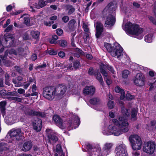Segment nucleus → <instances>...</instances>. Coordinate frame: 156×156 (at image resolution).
Masks as SVG:
<instances>
[{"label": "nucleus", "instance_id": "obj_1", "mask_svg": "<svg viewBox=\"0 0 156 156\" xmlns=\"http://www.w3.org/2000/svg\"><path fill=\"white\" fill-rule=\"evenodd\" d=\"M119 121L117 119H112V121L115 125L120 126V129L118 128V127L113 125H109L108 127L109 131L107 132L105 129L104 130L103 134L106 135L112 134L115 136H118L123 133L127 132L129 130V124L126 121V118L124 117H119Z\"/></svg>", "mask_w": 156, "mask_h": 156}, {"label": "nucleus", "instance_id": "obj_2", "mask_svg": "<svg viewBox=\"0 0 156 156\" xmlns=\"http://www.w3.org/2000/svg\"><path fill=\"white\" fill-rule=\"evenodd\" d=\"M117 4L115 2L109 3L103 11L105 20V26L109 28L113 26L115 22V9Z\"/></svg>", "mask_w": 156, "mask_h": 156}, {"label": "nucleus", "instance_id": "obj_3", "mask_svg": "<svg viewBox=\"0 0 156 156\" xmlns=\"http://www.w3.org/2000/svg\"><path fill=\"white\" fill-rule=\"evenodd\" d=\"M122 28L127 34L139 39H142L144 34L143 29L139 25L133 24L130 22L126 23L124 20Z\"/></svg>", "mask_w": 156, "mask_h": 156}, {"label": "nucleus", "instance_id": "obj_4", "mask_svg": "<svg viewBox=\"0 0 156 156\" xmlns=\"http://www.w3.org/2000/svg\"><path fill=\"white\" fill-rule=\"evenodd\" d=\"M104 47L113 57L118 58L122 55V48L117 42L112 45L107 43H105Z\"/></svg>", "mask_w": 156, "mask_h": 156}, {"label": "nucleus", "instance_id": "obj_5", "mask_svg": "<svg viewBox=\"0 0 156 156\" xmlns=\"http://www.w3.org/2000/svg\"><path fill=\"white\" fill-rule=\"evenodd\" d=\"M129 140L133 150H140L142 146V140L140 137L136 134L131 135L129 137Z\"/></svg>", "mask_w": 156, "mask_h": 156}, {"label": "nucleus", "instance_id": "obj_6", "mask_svg": "<svg viewBox=\"0 0 156 156\" xmlns=\"http://www.w3.org/2000/svg\"><path fill=\"white\" fill-rule=\"evenodd\" d=\"M19 50H15L13 49L9 51L8 50H7L5 52L4 56H3L2 55L0 56V64H1L7 66H11L10 62L9 60H6V59L8 53H9V54L17 55L19 53Z\"/></svg>", "mask_w": 156, "mask_h": 156}, {"label": "nucleus", "instance_id": "obj_7", "mask_svg": "<svg viewBox=\"0 0 156 156\" xmlns=\"http://www.w3.org/2000/svg\"><path fill=\"white\" fill-rule=\"evenodd\" d=\"M155 146V143L152 141H149L144 144L143 148V151L148 154H151L154 151Z\"/></svg>", "mask_w": 156, "mask_h": 156}, {"label": "nucleus", "instance_id": "obj_8", "mask_svg": "<svg viewBox=\"0 0 156 156\" xmlns=\"http://www.w3.org/2000/svg\"><path fill=\"white\" fill-rule=\"evenodd\" d=\"M145 80L144 75L141 73H137L133 79L134 83L137 86L141 87L144 85Z\"/></svg>", "mask_w": 156, "mask_h": 156}, {"label": "nucleus", "instance_id": "obj_9", "mask_svg": "<svg viewBox=\"0 0 156 156\" xmlns=\"http://www.w3.org/2000/svg\"><path fill=\"white\" fill-rule=\"evenodd\" d=\"M11 139L13 140H19L23 136V133L20 129H12L8 133Z\"/></svg>", "mask_w": 156, "mask_h": 156}, {"label": "nucleus", "instance_id": "obj_10", "mask_svg": "<svg viewBox=\"0 0 156 156\" xmlns=\"http://www.w3.org/2000/svg\"><path fill=\"white\" fill-rule=\"evenodd\" d=\"M43 95L44 98H52L55 97V88L48 87L43 88Z\"/></svg>", "mask_w": 156, "mask_h": 156}, {"label": "nucleus", "instance_id": "obj_11", "mask_svg": "<svg viewBox=\"0 0 156 156\" xmlns=\"http://www.w3.org/2000/svg\"><path fill=\"white\" fill-rule=\"evenodd\" d=\"M115 152L117 156H122L127 153L125 145L124 144H120L117 145L115 148Z\"/></svg>", "mask_w": 156, "mask_h": 156}, {"label": "nucleus", "instance_id": "obj_12", "mask_svg": "<svg viewBox=\"0 0 156 156\" xmlns=\"http://www.w3.org/2000/svg\"><path fill=\"white\" fill-rule=\"evenodd\" d=\"M46 132L50 143H55L58 140V138L54 131L51 129H46Z\"/></svg>", "mask_w": 156, "mask_h": 156}, {"label": "nucleus", "instance_id": "obj_13", "mask_svg": "<svg viewBox=\"0 0 156 156\" xmlns=\"http://www.w3.org/2000/svg\"><path fill=\"white\" fill-rule=\"evenodd\" d=\"M99 66L101 73L103 76L105 80H106L107 84L108 85L110 84L112 82V80L108 77L107 72L103 69V68H105L106 66L103 63H101Z\"/></svg>", "mask_w": 156, "mask_h": 156}, {"label": "nucleus", "instance_id": "obj_14", "mask_svg": "<svg viewBox=\"0 0 156 156\" xmlns=\"http://www.w3.org/2000/svg\"><path fill=\"white\" fill-rule=\"evenodd\" d=\"M94 27L96 30V36L98 38L100 37L103 31V26L99 22L95 21L94 22Z\"/></svg>", "mask_w": 156, "mask_h": 156}, {"label": "nucleus", "instance_id": "obj_15", "mask_svg": "<svg viewBox=\"0 0 156 156\" xmlns=\"http://www.w3.org/2000/svg\"><path fill=\"white\" fill-rule=\"evenodd\" d=\"M66 86L59 85L55 88V97H60L66 92Z\"/></svg>", "mask_w": 156, "mask_h": 156}, {"label": "nucleus", "instance_id": "obj_16", "mask_svg": "<svg viewBox=\"0 0 156 156\" xmlns=\"http://www.w3.org/2000/svg\"><path fill=\"white\" fill-rule=\"evenodd\" d=\"M34 129L37 132H39L41 129L42 126L41 120L37 118L35 119L32 122Z\"/></svg>", "mask_w": 156, "mask_h": 156}, {"label": "nucleus", "instance_id": "obj_17", "mask_svg": "<svg viewBox=\"0 0 156 156\" xmlns=\"http://www.w3.org/2000/svg\"><path fill=\"white\" fill-rule=\"evenodd\" d=\"M115 91L116 93H119L121 94L120 98H130V97L133 96L128 92H127L126 95H125L124 90L118 86L115 87Z\"/></svg>", "mask_w": 156, "mask_h": 156}, {"label": "nucleus", "instance_id": "obj_18", "mask_svg": "<svg viewBox=\"0 0 156 156\" xmlns=\"http://www.w3.org/2000/svg\"><path fill=\"white\" fill-rule=\"evenodd\" d=\"M95 91V88L93 86H86L83 90V92L84 95L92 96L94 94Z\"/></svg>", "mask_w": 156, "mask_h": 156}, {"label": "nucleus", "instance_id": "obj_19", "mask_svg": "<svg viewBox=\"0 0 156 156\" xmlns=\"http://www.w3.org/2000/svg\"><path fill=\"white\" fill-rule=\"evenodd\" d=\"M17 118L16 115L11 113L6 116L5 119L6 122L7 124L13 123L16 121Z\"/></svg>", "mask_w": 156, "mask_h": 156}, {"label": "nucleus", "instance_id": "obj_20", "mask_svg": "<svg viewBox=\"0 0 156 156\" xmlns=\"http://www.w3.org/2000/svg\"><path fill=\"white\" fill-rule=\"evenodd\" d=\"M149 75L152 77H154V78L155 80L154 81V82L153 83H151L150 84V92L151 91L153 90H156V75H155L154 72L152 71H150L149 72ZM150 93V92H149ZM154 98H156V94L154 96Z\"/></svg>", "mask_w": 156, "mask_h": 156}, {"label": "nucleus", "instance_id": "obj_21", "mask_svg": "<svg viewBox=\"0 0 156 156\" xmlns=\"http://www.w3.org/2000/svg\"><path fill=\"white\" fill-rule=\"evenodd\" d=\"M53 119L56 125L60 128H63V122L62 119L57 115H55L53 117Z\"/></svg>", "mask_w": 156, "mask_h": 156}, {"label": "nucleus", "instance_id": "obj_22", "mask_svg": "<svg viewBox=\"0 0 156 156\" xmlns=\"http://www.w3.org/2000/svg\"><path fill=\"white\" fill-rule=\"evenodd\" d=\"M32 146V143L31 141H26L23 143L22 150L24 151H28L31 148Z\"/></svg>", "mask_w": 156, "mask_h": 156}, {"label": "nucleus", "instance_id": "obj_23", "mask_svg": "<svg viewBox=\"0 0 156 156\" xmlns=\"http://www.w3.org/2000/svg\"><path fill=\"white\" fill-rule=\"evenodd\" d=\"M33 5L35 8L39 9L44 6L46 5V4L44 1L41 0L37 3H35L34 4H33Z\"/></svg>", "mask_w": 156, "mask_h": 156}, {"label": "nucleus", "instance_id": "obj_24", "mask_svg": "<svg viewBox=\"0 0 156 156\" xmlns=\"http://www.w3.org/2000/svg\"><path fill=\"white\" fill-rule=\"evenodd\" d=\"M34 82L35 83V80L34 79L30 77L27 82H24L23 83V88L26 89L29 86L31 83Z\"/></svg>", "mask_w": 156, "mask_h": 156}, {"label": "nucleus", "instance_id": "obj_25", "mask_svg": "<svg viewBox=\"0 0 156 156\" xmlns=\"http://www.w3.org/2000/svg\"><path fill=\"white\" fill-rule=\"evenodd\" d=\"M144 38L146 42L151 43L152 42L154 38L153 34L152 33L149 34L145 37Z\"/></svg>", "mask_w": 156, "mask_h": 156}, {"label": "nucleus", "instance_id": "obj_26", "mask_svg": "<svg viewBox=\"0 0 156 156\" xmlns=\"http://www.w3.org/2000/svg\"><path fill=\"white\" fill-rule=\"evenodd\" d=\"M94 74L96 76V78L99 81L100 83L102 84L103 83L102 78L99 72L95 71Z\"/></svg>", "mask_w": 156, "mask_h": 156}, {"label": "nucleus", "instance_id": "obj_27", "mask_svg": "<svg viewBox=\"0 0 156 156\" xmlns=\"http://www.w3.org/2000/svg\"><path fill=\"white\" fill-rule=\"evenodd\" d=\"M30 34L34 38H37L40 35V32L36 30H33L30 31Z\"/></svg>", "mask_w": 156, "mask_h": 156}, {"label": "nucleus", "instance_id": "obj_28", "mask_svg": "<svg viewBox=\"0 0 156 156\" xmlns=\"http://www.w3.org/2000/svg\"><path fill=\"white\" fill-rule=\"evenodd\" d=\"M110 152V151L103 147L102 150L101 151L100 154L102 156H106L109 154Z\"/></svg>", "mask_w": 156, "mask_h": 156}, {"label": "nucleus", "instance_id": "obj_29", "mask_svg": "<svg viewBox=\"0 0 156 156\" xmlns=\"http://www.w3.org/2000/svg\"><path fill=\"white\" fill-rule=\"evenodd\" d=\"M9 146L5 143H0V152L3 151H5L8 148Z\"/></svg>", "mask_w": 156, "mask_h": 156}, {"label": "nucleus", "instance_id": "obj_30", "mask_svg": "<svg viewBox=\"0 0 156 156\" xmlns=\"http://www.w3.org/2000/svg\"><path fill=\"white\" fill-rule=\"evenodd\" d=\"M122 114L125 116H122V117H124V118H125L126 119V121H127V119L126 116H128L129 115V113L128 111V110L126 108L123 107L122 108Z\"/></svg>", "mask_w": 156, "mask_h": 156}, {"label": "nucleus", "instance_id": "obj_31", "mask_svg": "<svg viewBox=\"0 0 156 156\" xmlns=\"http://www.w3.org/2000/svg\"><path fill=\"white\" fill-rule=\"evenodd\" d=\"M86 148L89 152H94L97 151V149L90 144H88L86 146Z\"/></svg>", "mask_w": 156, "mask_h": 156}, {"label": "nucleus", "instance_id": "obj_32", "mask_svg": "<svg viewBox=\"0 0 156 156\" xmlns=\"http://www.w3.org/2000/svg\"><path fill=\"white\" fill-rule=\"evenodd\" d=\"M113 146V144L112 143H106L104 145L103 147L111 151V149Z\"/></svg>", "mask_w": 156, "mask_h": 156}, {"label": "nucleus", "instance_id": "obj_33", "mask_svg": "<svg viewBox=\"0 0 156 156\" xmlns=\"http://www.w3.org/2000/svg\"><path fill=\"white\" fill-rule=\"evenodd\" d=\"M6 104V102L5 101H1L0 102V108L2 114L4 113L5 110V106Z\"/></svg>", "mask_w": 156, "mask_h": 156}, {"label": "nucleus", "instance_id": "obj_34", "mask_svg": "<svg viewBox=\"0 0 156 156\" xmlns=\"http://www.w3.org/2000/svg\"><path fill=\"white\" fill-rule=\"evenodd\" d=\"M58 44L62 47H65L67 45V41L63 40H61L58 41Z\"/></svg>", "mask_w": 156, "mask_h": 156}, {"label": "nucleus", "instance_id": "obj_35", "mask_svg": "<svg viewBox=\"0 0 156 156\" xmlns=\"http://www.w3.org/2000/svg\"><path fill=\"white\" fill-rule=\"evenodd\" d=\"M107 105L108 107L110 109L113 108L115 106L113 101L110 100H109L108 101Z\"/></svg>", "mask_w": 156, "mask_h": 156}, {"label": "nucleus", "instance_id": "obj_36", "mask_svg": "<svg viewBox=\"0 0 156 156\" xmlns=\"http://www.w3.org/2000/svg\"><path fill=\"white\" fill-rule=\"evenodd\" d=\"M98 98H91L89 100V102L91 104H96L99 101Z\"/></svg>", "mask_w": 156, "mask_h": 156}, {"label": "nucleus", "instance_id": "obj_37", "mask_svg": "<svg viewBox=\"0 0 156 156\" xmlns=\"http://www.w3.org/2000/svg\"><path fill=\"white\" fill-rule=\"evenodd\" d=\"M66 6L67 9L69 10L68 14L70 15L74 11L75 9L72 6L67 5Z\"/></svg>", "mask_w": 156, "mask_h": 156}, {"label": "nucleus", "instance_id": "obj_38", "mask_svg": "<svg viewBox=\"0 0 156 156\" xmlns=\"http://www.w3.org/2000/svg\"><path fill=\"white\" fill-rule=\"evenodd\" d=\"M28 114L33 115H36L37 116L41 115V113L38 112H35L32 110H30V111L28 112Z\"/></svg>", "mask_w": 156, "mask_h": 156}, {"label": "nucleus", "instance_id": "obj_39", "mask_svg": "<svg viewBox=\"0 0 156 156\" xmlns=\"http://www.w3.org/2000/svg\"><path fill=\"white\" fill-rule=\"evenodd\" d=\"M106 67L105 68H103V69H104L105 70V69L107 68L109 71H110L112 73H114V72H115V71H114L113 68V67L108 64H106V65L104 64H103Z\"/></svg>", "mask_w": 156, "mask_h": 156}, {"label": "nucleus", "instance_id": "obj_40", "mask_svg": "<svg viewBox=\"0 0 156 156\" xmlns=\"http://www.w3.org/2000/svg\"><path fill=\"white\" fill-rule=\"evenodd\" d=\"M129 71L127 70H124L122 72V77L124 78H126L128 77V75L129 74Z\"/></svg>", "mask_w": 156, "mask_h": 156}, {"label": "nucleus", "instance_id": "obj_41", "mask_svg": "<svg viewBox=\"0 0 156 156\" xmlns=\"http://www.w3.org/2000/svg\"><path fill=\"white\" fill-rule=\"evenodd\" d=\"M89 34L90 33H86L84 36V40L86 39V41H85L86 43H88L89 42V40L90 39L89 37Z\"/></svg>", "mask_w": 156, "mask_h": 156}, {"label": "nucleus", "instance_id": "obj_42", "mask_svg": "<svg viewBox=\"0 0 156 156\" xmlns=\"http://www.w3.org/2000/svg\"><path fill=\"white\" fill-rule=\"evenodd\" d=\"M137 112L136 109H133L132 111L131 117L133 119V120H135L136 119V115Z\"/></svg>", "mask_w": 156, "mask_h": 156}, {"label": "nucleus", "instance_id": "obj_43", "mask_svg": "<svg viewBox=\"0 0 156 156\" xmlns=\"http://www.w3.org/2000/svg\"><path fill=\"white\" fill-rule=\"evenodd\" d=\"M12 82L15 84V86L16 87H19L22 86L21 83L19 81H17L16 79H13Z\"/></svg>", "mask_w": 156, "mask_h": 156}, {"label": "nucleus", "instance_id": "obj_44", "mask_svg": "<svg viewBox=\"0 0 156 156\" xmlns=\"http://www.w3.org/2000/svg\"><path fill=\"white\" fill-rule=\"evenodd\" d=\"M133 151L132 152V156H139L140 155V152L137 150H133Z\"/></svg>", "mask_w": 156, "mask_h": 156}, {"label": "nucleus", "instance_id": "obj_45", "mask_svg": "<svg viewBox=\"0 0 156 156\" xmlns=\"http://www.w3.org/2000/svg\"><path fill=\"white\" fill-rule=\"evenodd\" d=\"M83 27L86 33L89 32V28L88 27L86 23H83Z\"/></svg>", "mask_w": 156, "mask_h": 156}, {"label": "nucleus", "instance_id": "obj_46", "mask_svg": "<svg viewBox=\"0 0 156 156\" xmlns=\"http://www.w3.org/2000/svg\"><path fill=\"white\" fill-rule=\"evenodd\" d=\"M29 4L30 5V8L29 9V10L30 11L34 12V9L32 6L31 5L33 2V0H28Z\"/></svg>", "mask_w": 156, "mask_h": 156}, {"label": "nucleus", "instance_id": "obj_47", "mask_svg": "<svg viewBox=\"0 0 156 156\" xmlns=\"http://www.w3.org/2000/svg\"><path fill=\"white\" fill-rule=\"evenodd\" d=\"M24 23L27 25H29L30 24V19L28 17H25L24 18Z\"/></svg>", "mask_w": 156, "mask_h": 156}, {"label": "nucleus", "instance_id": "obj_48", "mask_svg": "<svg viewBox=\"0 0 156 156\" xmlns=\"http://www.w3.org/2000/svg\"><path fill=\"white\" fill-rule=\"evenodd\" d=\"M148 17L149 20L154 24L156 26V21L153 17L151 16H148Z\"/></svg>", "mask_w": 156, "mask_h": 156}, {"label": "nucleus", "instance_id": "obj_49", "mask_svg": "<svg viewBox=\"0 0 156 156\" xmlns=\"http://www.w3.org/2000/svg\"><path fill=\"white\" fill-rule=\"evenodd\" d=\"M30 32H27L24 35L23 38L24 40H27L30 38V37L29 33H30Z\"/></svg>", "mask_w": 156, "mask_h": 156}, {"label": "nucleus", "instance_id": "obj_50", "mask_svg": "<svg viewBox=\"0 0 156 156\" xmlns=\"http://www.w3.org/2000/svg\"><path fill=\"white\" fill-rule=\"evenodd\" d=\"M80 65V63L78 61H76L73 64V67L75 69H77Z\"/></svg>", "mask_w": 156, "mask_h": 156}, {"label": "nucleus", "instance_id": "obj_51", "mask_svg": "<svg viewBox=\"0 0 156 156\" xmlns=\"http://www.w3.org/2000/svg\"><path fill=\"white\" fill-rule=\"evenodd\" d=\"M62 20L64 22L67 23L69 20V17L68 16H65L62 17Z\"/></svg>", "mask_w": 156, "mask_h": 156}, {"label": "nucleus", "instance_id": "obj_52", "mask_svg": "<svg viewBox=\"0 0 156 156\" xmlns=\"http://www.w3.org/2000/svg\"><path fill=\"white\" fill-rule=\"evenodd\" d=\"M152 7L154 14L156 16V2H154L152 5Z\"/></svg>", "mask_w": 156, "mask_h": 156}, {"label": "nucleus", "instance_id": "obj_53", "mask_svg": "<svg viewBox=\"0 0 156 156\" xmlns=\"http://www.w3.org/2000/svg\"><path fill=\"white\" fill-rule=\"evenodd\" d=\"M48 53L51 55H55L57 54V52L56 51L53 50H50L48 51Z\"/></svg>", "mask_w": 156, "mask_h": 156}, {"label": "nucleus", "instance_id": "obj_54", "mask_svg": "<svg viewBox=\"0 0 156 156\" xmlns=\"http://www.w3.org/2000/svg\"><path fill=\"white\" fill-rule=\"evenodd\" d=\"M57 34L59 36H60L63 33V30L61 29H58L56 30Z\"/></svg>", "mask_w": 156, "mask_h": 156}, {"label": "nucleus", "instance_id": "obj_55", "mask_svg": "<svg viewBox=\"0 0 156 156\" xmlns=\"http://www.w3.org/2000/svg\"><path fill=\"white\" fill-rule=\"evenodd\" d=\"M17 94L16 92H11L7 93L8 95L11 96H17Z\"/></svg>", "mask_w": 156, "mask_h": 156}, {"label": "nucleus", "instance_id": "obj_56", "mask_svg": "<svg viewBox=\"0 0 156 156\" xmlns=\"http://www.w3.org/2000/svg\"><path fill=\"white\" fill-rule=\"evenodd\" d=\"M18 92L20 94H24L25 92V90L24 89L22 88L19 89L17 90Z\"/></svg>", "mask_w": 156, "mask_h": 156}, {"label": "nucleus", "instance_id": "obj_57", "mask_svg": "<svg viewBox=\"0 0 156 156\" xmlns=\"http://www.w3.org/2000/svg\"><path fill=\"white\" fill-rule=\"evenodd\" d=\"M65 53L63 51H60L58 53V55L61 58H63L65 56Z\"/></svg>", "mask_w": 156, "mask_h": 156}, {"label": "nucleus", "instance_id": "obj_58", "mask_svg": "<svg viewBox=\"0 0 156 156\" xmlns=\"http://www.w3.org/2000/svg\"><path fill=\"white\" fill-rule=\"evenodd\" d=\"M13 27L12 25H9L8 27H7L6 29L5 30V31L6 32H8L10 31L12 28Z\"/></svg>", "mask_w": 156, "mask_h": 156}, {"label": "nucleus", "instance_id": "obj_59", "mask_svg": "<svg viewBox=\"0 0 156 156\" xmlns=\"http://www.w3.org/2000/svg\"><path fill=\"white\" fill-rule=\"evenodd\" d=\"M61 148L60 144H57L56 147V150L57 152H58L61 150Z\"/></svg>", "mask_w": 156, "mask_h": 156}, {"label": "nucleus", "instance_id": "obj_60", "mask_svg": "<svg viewBox=\"0 0 156 156\" xmlns=\"http://www.w3.org/2000/svg\"><path fill=\"white\" fill-rule=\"evenodd\" d=\"M6 94V92L5 90H3L0 91V95L2 96L5 95Z\"/></svg>", "mask_w": 156, "mask_h": 156}, {"label": "nucleus", "instance_id": "obj_61", "mask_svg": "<svg viewBox=\"0 0 156 156\" xmlns=\"http://www.w3.org/2000/svg\"><path fill=\"white\" fill-rule=\"evenodd\" d=\"M94 72L93 71V69L92 68L89 69L88 71V73L90 75H92L94 74Z\"/></svg>", "mask_w": 156, "mask_h": 156}, {"label": "nucleus", "instance_id": "obj_62", "mask_svg": "<svg viewBox=\"0 0 156 156\" xmlns=\"http://www.w3.org/2000/svg\"><path fill=\"white\" fill-rule=\"evenodd\" d=\"M53 23L52 22H48L47 21H44V23L45 25L50 26Z\"/></svg>", "mask_w": 156, "mask_h": 156}, {"label": "nucleus", "instance_id": "obj_63", "mask_svg": "<svg viewBox=\"0 0 156 156\" xmlns=\"http://www.w3.org/2000/svg\"><path fill=\"white\" fill-rule=\"evenodd\" d=\"M76 51L81 55H84V53L83 51L82 50L78 48H76Z\"/></svg>", "mask_w": 156, "mask_h": 156}, {"label": "nucleus", "instance_id": "obj_64", "mask_svg": "<svg viewBox=\"0 0 156 156\" xmlns=\"http://www.w3.org/2000/svg\"><path fill=\"white\" fill-rule=\"evenodd\" d=\"M58 41L52 38L50 40V43L51 44H56L58 43Z\"/></svg>", "mask_w": 156, "mask_h": 156}]
</instances>
